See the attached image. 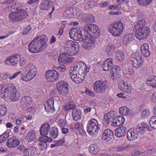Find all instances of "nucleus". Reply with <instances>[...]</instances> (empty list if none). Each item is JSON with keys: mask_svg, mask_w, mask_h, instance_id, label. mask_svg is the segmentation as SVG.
I'll list each match as a JSON object with an SVG mask.
<instances>
[{"mask_svg": "<svg viewBox=\"0 0 156 156\" xmlns=\"http://www.w3.org/2000/svg\"><path fill=\"white\" fill-rule=\"evenodd\" d=\"M113 133L112 130L109 129L105 130L102 136V139L103 140L108 141L112 137Z\"/></svg>", "mask_w": 156, "mask_h": 156, "instance_id": "obj_20", "label": "nucleus"}, {"mask_svg": "<svg viewBox=\"0 0 156 156\" xmlns=\"http://www.w3.org/2000/svg\"><path fill=\"white\" fill-rule=\"evenodd\" d=\"M120 69L118 66L112 67L110 72V77L112 80H114L120 76Z\"/></svg>", "mask_w": 156, "mask_h": 156, "instance_id": "obj_15", "label": "nucleus"}, {"mask_svg": "<svg viewBox=\"0 0 156 156\" xmlns=\"http://www.w3.org/2000/svg\"><path fill=\"white\" fill-rule=\"evenodd\" d=\"M27 112H29L31 115H34L36 112L35 108L32 107L27 108Z\"/></svg>", "mask_w": 156, "mask_h": 156, "instance_id": "obj_58", "label": "nucleus"}, {"mask_svg": "<svg viewBox=\"0 0 156 156\" xmlns=\"http://www.w3.org/2000/svg\"><path fill=\"white\" fill-rule=\"evenodd\" d=\"M50 125L48 123L42 125L40 129V132L42 136H46L50 130Z\"/></svg>", "mask_w": 156, "mask_h": 156, "instance_id": "obj_29", "label": "nucleus"}, {"mask_svg": "<svg viewBox=\"0 0 156 156\" xmlns=\"http://www.w3.org/2000/svg\"><path fill=\"white\" fill-rule=\"evenodd\" d=\"M83 124L81 123L80 124L79 123H76L75 125V128L76 129H78L79 130H80V129H81L82 130H83Z\"/></svg>", "mask_w": 156, "mask_h": 156, "instance_id": "obj_57", "label": "nucleus"}, {"mask_svg": "<svg viewBox=\"0 0 156 156\" xmlns=\"http://www.w3.org/2000/svg\"><path fill=\"white\" fill-rule=\"evenodd\" d=\"M81 69V68L80 67V66L78 65V63H77V64L75 66L71 68V69L70 70V71L73 72L74 71H76L77 73H80L84 71L83 70H82Z\"/></svg>", "mask_w": 156, "mask_h": 156, "instance_id": "obj_45", "label": "nucleus"}, {"mask_svg": "<svg viewBox=\"0 0 156 156\" xmlns=\"http://www.w3.org/2000/svg\"><path fill=\"white\" fill-rule=\"evenodd\" d=\"M140 51L143 56L146 57L149 56L150 54L149 50V44L146 43L143 44L141 47Z\"/></svg>", "mask_w": 156, "mask_h": 156, "instance_id": "obj_25", "label": "nucleus"}, {"mask_svg": "<svg viewBox=\"0 0 156 156\" xmlns=\"http://www.w3.org/2000/svg\"><path fill=\"white\" fill-rule=\"evenodd\" d=\"M40 142L39 144L41 148L42 149L46 148L47 147L46 142H50L52 141V139L50 137L47 136H42L39 139Z\"/></svg>", "mask_w": 156, "mask_h": 156, "instance_id": "obj_17", "label": "nucleus"}, {"mask_svg": "<svg viewBox=\"0 0 156 156\" xmlns=\"http://www.w3.org/2000/svg\"><path fill=\"white\" fill-rule=\"evenodd\" d=\"M107 85L106 81L98 80L94 83L93 85V89L96 92L102 93L105 92Z\"/></svg>", "mask_w": 156, "mask_h": 156, "instance_id": "obj_9", "label": "nucleus"}, {"mask_svg": "<svg viewBox=\"0 0 156 156\" xmlns=\"http://www.w3.org/2000/svg\"><path fill=\"white\" fill-rule=\"evenodd\" d=\"M85 92L87 94L91 96H93L94 95V93L93 91L88 89L86 90Z\"/></svg>", "mask_w": 156, "mask_h": 156, "instance_id": "obj_62", "label": "nucleus"}, {"mask_svg": "<svg viewBox=\"0 0 156 156\" xmlns=\"http://www.w3.org/2000/svg\"><path fill=\"white\" fill-rule=\"evenodd\" d=\"M116 112L115 111H111L105 114L104 115V122L107 124H109L115 117Z\"/></svg>", "mask_w": 156, "mask_h": 156, "instance_id": "obj_16", "label": "nucleus"}, {"mask_svg": "<svg viewBox=\"0 0 156 156\" xmlns=\"http://www.w3.org/2000/svg\"><path fill=\"white\" fill-rule=\"evenodd\" d=\"M94 6V4L92 2H90L87 3L85 6V9L87 10H90Z\"/></svg>", "mask_w": 156, "mask_h": 156, "instance_id": "obj_52", "label": "nucleus"}, {"mask_svg": "<svg viewBox=\"0 0 156 156\" xmlns=\"http://www.w3.org/2000/svg\"><path fill=\"white\" fill-rule=\"evenodd\" d=\"M129 0H117V3L118 5H119L123 3H126L128 2Z\"/></svg>", "mask_w": 156, "mask_h": 156, "instance_id": "obj_60", "label": "nucleus"}, {"mask_svg": "<svg viewBox=\"0 0 156 156\" xmlns=\"http://www.w3.org/2000/svg\"><path fill=\"white\" fill-rule=\"evenodd\" d=\"M69 33L70 37L75 41L84 42L87 40V37L82 34L79 28H72L70 30Z\"/></svg>", "mask_w": 156, "mask_h": 156, "instance_id": "obj_6", "label": "nucleus"}, {"mask_svg": "<svg viewBox=\"0 0 156 156\" xmlns=\"http://www.w3.org/2000/svg\"><path fill=\"white\" fill-rule=\"evenodd\" d=\"M92 26V28H90V32H89V34L91 36H94V34L96 33H98V32L97 31L98 30V27L97 26L94 24H91Z\"/></svg>", "mask_w": 156, "mask_h": 156, "instance_id": "obj_42", "label": "nucleus"}, {"mask_svg": "<svg viewBox=\"0 0 156 156\" xmlns=\"http://www.w3.org/2000/svg\"><path fill=\"white\" fill-rule=\"evenodd\" d=\"M35 133L34 131H29L26 136L27 139L29 142L33 141L35 138Z\"/></svg>", "mask_w": 156, "mask_h": 156, "instance_id": "obj_37", "label": "nucleus"}, {"mask_svg": "<svg viewBox=\"0 0 156 156\" xmlns=\"http://www.w3.org/2000/svg\"><path fill=\"white\" fill-rule=\"evenodd\" d=\"M70 77L72 80L76 83H80L82 82L85 77L84 71L81 72L77 73L76 71H69Z\"/></svg>", "mask_w": 156, "mask_h": 156, "instance_id": "obj_11", "label": "nucleus"}, {"mask_svg": "<svg viewBox=\"0 0 156 156\" xmlns=\"http://www.w3.org/2000/svg\"><path fill=\"white\" fill-rule=\"evenodd\" d=\"M126 127L123 126L120 127L116 129L115 131V134L118 137L120 138L124 136L126 134Z\"/></svg>", "mask_w": 156, "mask_h": 156, "instance_id": "obj_26", "label": "nucleus"}, {"mask_svg": "<svg viewBox=\"0 0 156 156\" xmlns=\"http://www.w3.org/2000/svg\"><path fill=\"white\" fill-rule=\"evenodd\" d=\"M19 144V140L13 137L9 139L7 143L8 147L11 148L16 147Z\"/></svg>", "mask_w": 156, "mask_h": 156, "instance_id": "obj_27", "label": "nucleus"}, {"mask_svg": "<svg viewBox=\"0 0 156 156\" xmlns=\"http://www.w3.org/2000/svg\"><path fill=\"white\" fill-rule=\"evenodd\" d=\"M81 18L83 21L87 22L93 23L95 20L94 16L91 14H83L82 15Z\"/></svg>", "mask_w": 156, "mask_h": 156, "instance_id": "obj_31", "label": "nucleus"}, {"mask_svg": "<svg viewBox=\"0 0 156 156\" xmlns=\"http://www.w3.org/2000/svg\"><path fill=\"white\" fill-rule=\"evenodd\" d=\"M31 27L30 25L27 26V27L24 30L22 34L23 35H26L28 34L29 32L31 30Z\"/></svg>", "mask_w": 156, "mask_h": 156, "instance_id": "obj_55", "label": "nucleus"}, {"mask_svg": "<svg viewBox=\"0 0 156 156\" xmlns=\"http://www.w3.org/2000/svg\"><path fill=\"white\" fill-rule=\"evenodd\" d=\"M9 134L7 133H4L0 135V144L4 141L9 136Z\"/></svg>", "mask_w": 156, "mask_h": 156, "instance_id": "obj_50", "label": "nucleus"}, {"mask_svg": "<svg viewBox=\"0 0 156 156\" xmlns=\"http://www.w3.org/2000/svg\"><path fill=\"white\" fill-rule=\"evenodd\" d=\"M126 84V82H121L119 84L118 87L119 89L122 92L124 91Z\"/></svg>", "mask_w": 156, "mask_h": 156, "instance_id": "obj_56", "label": "nucleus"}, {"mask_svg": "<svg viewBox=\"0 0 156 156\" xmlns=\"http://www.w3.org/2000/svg\"><path fill=\"white\" fill-rule=\"evenodd\" d=\"M132 89V87L130 84L128 83V82H126V86L123 92L129 93L131 92Z\"/></svg>", "mask_w": 156, "mask_h": 156, "instance_id": "obj_48", "label": "nucleus"}, {"mask_svg": "<svg viewBox=\"0 0 156 156\" xmlns=\"http://www.w3.org/2000/svg\"><path fill=\"white\" fill-rule=\"evenodd\" d=\"M73 58L65 52L61 54L58 57V62L60 64H64L72 61Z\"/></svg>", "mask_w": 156, "mask_h": 156, "instance_id": "obj_13", "label": "nucleus"}, {"mask_svg": "<svg viewBox=\"0 0 156 156\" xmlns=\"http://www.w3.org/2000/svg\"><path fill=\"white\" fill-rule=\"evenodd\" d=\"M150 114V112L149 110L145 109L142 112L141 116L143 118L146 117L148 116Z\"/></svg>", "mask_w": 156, "mask_h": 156, "instance_id": "obj_53", "label": "nucleus"}, {"mask_svg": "<svg viewBox=\"0 0 156 156\" xmlns=\"http://www.w3.org/2000/svg\"><path fill=\"white\" fill-rule=\"evenodd\" d=\"M45 76L47 80L49 82H53L58 80L59 73L55 70H49L46 72Z\"/></svg>", "mask_w": 156, "mask_h": 156, "instance_id": "obj_12", "label": "nucleus"}, {"mask_svg": "<svg viewBox=\"0 0 156 156\" xmlns=\"http://www.w3.org/2000/svg\"><path fill=\"white\" fill-rule=\"evenodd\" d=\"M99 125L97 120L93 119L90 120L88 122L87 127V131L90 135L93 133L96 134L99 130Z\"/></svg>", "mask_w": 156, "mask_h": 156, "instance_id": "obj_7", "label": "nucleus"}, {"mask_svg": "<svg viewBox=\"0 0 156 156\" xmlns=\"http://www.w3.org/2000/svg\"><path fill=\"white\" fill-rule=\"evenodd\" d=\"M143 154V152L136 150H133L131 152V155L132 156H141Z\"/></svg>", "mask_w": 156, "mask_h": 156, "instance_id": "obj_49", "label": "nucleus"}, {"mask_svg": "<svg viewBox=\"0 0 156 156\" xmlns=\"http://www.w3.org/2000/svg\"><path fill=\"white\" fill-rule=\"evenodd\" d=\"M28 16V12L24 9H20L12 12L9 15V20L12 22H18L23 20Z\"/></svg>", "mask_w": 156, "mask_h": 156, "instance_id": "obj_5", "label": "nucleus"}, {"mask_svg": "<svg viewBox=\"0 0 156 156\" xmlns=\"http://www.w3.org/2000/svg\"><path fill=\"white\" fill-rule=\"evenodd\" d=\"M82 115L81 111L79 109H74L72 112L73 119L75 121H77L80 119L81 118Z\"/></svg>", "mask_w": 156, "mask_h": 156, "instance_id": "obj_30", "label": "nucleus"}, {"mask_svg": "<svg viewBox=\"0 0 156 156\" xmlns=\"http://www.w3.org/2000/svg\"><path fill=\"white\" fill-rule=\"evenodd\" d=\"M105 51L107 55L111 56L114 52V47L112 44L109 43L106 47Z\"/></svg>", "mask_w": 156, "mask_h": 156, "instance_id": "obj_36", "label": "nucleus"}, {"mask_svg": "<svg viewBox=\"0 0 156 156\" xmlns=\"http://www.w3.org/2000/svg\"><path fill=\"white\" fill-rule=\"evenodd\" d=\"M125 120L124 117L119 115L114 119L111 125L114 127L119 126L125 122Z\"/></svg>", "mask_w": 156, "mask_h": 156, "instance_id": "obj_21", "label": "nucleus"}, {"mask_svg": "<svg viewBox=\"0 0 156 156\" xmlns=\"http://www.w3.org/2000/svg\"><path fill=\"white\" fill-rule=\"evenodd\" d=\"M133 66L135 68H138L140 67L143 62V60L142 58L139 60H135L131 61Z\"/></svg>", "mask_w": 156, "mask_h": 156, "instance_id": "obj_38", "label": "nucleus"}, {"mask_svg": "<svg viewBox=\"0 0 156 156\" xmlns=\"http://www.w3.org/2000/svg\"><path fill=\"white\" fill-rule=\"evenodd\" d=\"M37 74V69L34 66H32L29 71L24 76H22V80L25 81H28L31 80Z\"/></svg>", "mask_w": 156, "mask_h": 156, "instance_id": "obj_14", "label": "nucleus"}, {"mask_svg": "<svg viewBox=\"0 0 156 156\" xmlns=\"http://www.w3.org/2000/svg\"><path fill=\"white\" fill-rule=\"evenodd\" d=\"M69 84L65 81H60L57 85V90L59 94L66 95L69 93Z\"/></svg>", "mask_w": 156, "mask_h": 156, "instance_id": "obj_10", "label": "nucleus"}, {"mask_svg": "<svg viewBox=\"0 0 156 156\" xmlns=\"http://www.w3.org/2000/svg\"><path fill=\"white\" fill-rule=\"evenodd\" d=\"M147 84L152 87H156V76H149L147 80Z\"/></svg>", "mask_w": 156, "mask_h": 156, "instance_id": "obj_32", "label": "nucleus"}, {"mask_svg": "<svg viewBox=\"0 0 156 156\" xmlns=\"http://www.w3.org/2000/svg\"><path fill=\"white\" fill-rule=\"evenodd\" d=\"M147 127V125L142 122L138 124L136 128L130 129L127 131V136L128 140L133 141L136 139L139 134H142L144 132V129Z\"/></svg>", "mask_w": 156, "mask_h": 156, "instance_id": "obj_3", "label": "nucleus"}, {"mask_svg": "<svg viewBox=\"0 0 156 156\" xmlns=\"http://www.w3.org/2000/svg\"><path fill=\"white\" fill-rule=\"evenodd\" d=\"M7 111V109L5 106L2 105L0 106V116H3L5 115Z\"/></svg>", "mask_w": 156, "mask_h": 156, "instance_id": "obj_46", "label": "nucleus"}, {"mask_svg": "<svg viewBox=\"0 0 156 156\" xmlns=\"http://www.w3.org/2000/svg\"><path fill=\"white\" fill-rule=\"evenodd\" d=\"M92 27L91 24H87L84 26L83 27L84 30L86 32L89 34V32H90V28H92Z\"/></svg>", "mask_w": 156, "mask_h": 156, "instance_id": "obj_51", "label": "nucleus"}, {"mask_svg": "<svg viewBox=\"0 0 156 156\" xmlns=\"http://www.w3.org/2000/svg\"><path fill=\"white\" fill-rule=\"evenodd\" d=\"M53 3L52 2L49 0H44L40 4V9L43 10H48L52 6Z\"/></svg>", "mask_w": 156, "mask_h": 156, "instance_id": "obj_24", "label": "nucleus"}, {"mask_svg": "<svg viewBox=\"0 0 156 156\" xmlns=\"http://www.w3.org/2000/svg\"><path fill=\"white\" fill-rule=\"evenodd\" d=\"M54 101L52 98H50L47 100L44 105L45 110L47 112L51 111H54L55 108L54 107Z\"/></svg>", "mask_w": 156, "mask_h": 156, "instance_id": "obj_23", "label": "nucleus"}, {"mask_svg": "<svg viewBox=\"0 0 156 156\" xmlns=\"http://www.w3.org/2000/svg\"><path fill=\"white\" fill-rule=\"evenodd\" d=\"M145 20L142 19L138 21L134 26L133 29L135 31V36L139 40L146 38L150 33V28L145 26Z\"/></svg>", "mask_w": 156, "mask_h": 156, "instance_id": "obj_2", "label": "nucleus"}, {"mask_svg": "<svg viewBox=\"0 0 156 156\" xmlns=\"http://www.w3.org/2000/svg\"><path fill=\"white\" fill-rule=\"evenodd\" d=\"M129 42L132 40L133 35L131 34H126L124 36Z\"/></svg>", "mask_w": 156, "mask_h": 156, "instance_id": "obj_59", "label": "nucleus"}, {"mask_svg": "<svg viewBox=\"0 0 156 156\" xmlns=\"http://www.w3.org/2000/svg\"><path fill=\"white\" fill-rule=\"evenodd\" d=\"M58 130L56 127H52L50 131V136L51 139L56 138L58 135Z\"/></svg>", "mask_w": 156, "mask_h": 156, "instance_id": "obj_34", "label": "nucleus"}, {"mask_svg": "<svg viewBox=\"0 0 156 156\" xmlns=\"http://www.w3.org/2000/svg\"><path fill=\"white\" fill-rule=\"evenodd\" d=\"M32 99L31 97L28 96H25L23 97L20 101L21 105H30L32 102Z\"/></svg>", "mask_w": 156, "mask_h": 156, "instance_id": "obj_33", "label": "nucleus"}, {"mask_svg": "<svg viewBox=\"0 0 156 156\" xmlns=\"http://www.w3.org/2000/svg\"><path fill=\"white\" fill-rule=\"evenodd\" d=\"M47 37L44 35H39L35 38L29 44V50L30 52L36 53L41 52L46 48Z\"/></svg>", "mask_w": 156, "mask_h": 156, "instance_id": "obj_1", "label": "nucleus"}, {"mask_svg": "<svg viewBox=\"0 0 156 156\" xmlns=\"http://www.w3.org/2000/svg\"><path fill=\"white\" fill-rule=\"evenodd\" d=\"M79 46L78 43H75L74 46L69 49H68L65 52L70 56L76 54L79 50Z\"/></svg>", "mask_w": 156, "mask_h": 156, "instance_id": "obj_18", "label": "nucleus"}, {"mask_svg": "<svg viewBox=\"0 0 156 156\" xmlns=\"http://www.w3.org/2000/svg\"><path fill=\"white\" fill-rule=\"evenodd\" d=\"M77 63H78V65L80 66V67L81 68V69L83 68L84 67H86V65L85 63L83 61H81Z\"/></svg>", "mask_w": 156, "mask_h": 156, "instance_id": "obj_63", "label": "nucleus"}, {"mask_svg": "<svg viewBox=\"0 0 156 156\" xmlns=\"http://www.w3.org/2000/svg\"><path fill=\"white\" fill-rule=\"evenodd\" d=\"M142 58L139 52H136L133 53L130 58L131 61H133L135 60H139Z\"/></svg>", "mask_w": 156, "mask_h": 156, "instance_id": "obj_40", "label": "nucleus"}, {"mask_svg": "<svg viewBox=\"0 0 156 156\" xmlns=\"http://www.w3.org/2000/svg\"><path fill=\"white\" fill-rule=\"evenodd\" d=\"M123 29L122 23L119 22L111 25L108 30L114 36H119L122 33Z\"/></svg>", "mask_w": 156, "mask_h": 156, "instance_id": "obj_8", "label": "nucleus"}, {"mask_svg": "<svg viewBox=\"0 0 156 156\" xmlns=\"http://www.w3.org/2000/svg\"><path fill=\"white\" fill-rule=\"evenodd\" d=\"M39 0H30L28 1L29 4L32 6L36 5Z\"/></svg>", "mask_w": 156, "mask_h": 156, "instance_id": "obj_54", "label": "nucleus"}, {"mask_svg": "<svg viewBox=\"0 0 156 156\" xmlns=\"http://www.w3.org/2000/svg\"><path fill=\"white\" fill-rule=\"evenodd\" d=\"M95 39L91 38L86 41L83 45L85 49L90 50L94 48L95 46Z\"/></svg>", "mask_w": 156, "mask_h": 156, "instance_id": "obj_19", "label": "nucleus"}, {"mask_svg": "<svg viewBox=\"0 0 156 156\" xmlns=\"http://www.w3.org/2000/svg\"><path fill=\"white\" fill-rule=\"evenodd\" d=\"M138 3L142 6H146L149 5L152 0H137Z\"/></svg>", "mask_w": 156, "mask_h": 156, "instance_id": "obj_43", "label": "nucleus"}, {"mask_svg": "<svg viewBox=\"0 0 156 156\" xmlns=\"http://www.w3.org/2000/svg\"><path fill=\"white\" fill-rule=\"evenodd\" d=\"M20 64L21 66H24L26 63V60L25 58H21L20 59Z\"/></svg>", "mask_w": 156, "mask_h": 156, "instance_id": "obj_61", "label": "nucleus"}, {"mask_svg": "<svg viewBox=\"0 0 156 156\" xmlns=\"http://www.w3.org/2000/svg\"><path fill=\"white\" fill-rule=\"evenodd\" d=\"M119 113L122 115L127 116L130 117L133 115V112L129 108H127L126 107H122L119 109Z\"/></svg>", "mask_w": 156, "mask_h": 156, "instance_id": "obj_22", "label": "nucleus"}, {"mask_svg": "<svg viewBox=\"0 0 156 156\" xmlns=\"http://www.w3.org/2000/svg\"><path fill=\"white\" fill-rule=\"evenodd\" d=\"M75 43H78L77 42H74L72 41H69L66 42L64 47V50L65 52L68 49H69L70 48L73 47V46H74V45L75 44Z\"/></svg>", "mask_w": 156, "mask_h": 156, "instance_id": "obj_41", "label": "nucleus"}, {"mask_svg": "<svg viewBox=\"0 0 156 156\" xmlns=\"http://www.w3.org/2000/svg\"><path fill=\"white\" fill-rule=\"evenodd\" d=\"M149 123L152 128L156 129V116H154L151 117Z\"/></svg>", "mask_w": 156, "mask_h": 156, "instance_id": "obj_44", "label": "nucleus"}, {"mask_svg": "<svg viewBox=\"0 0 156 156\" xmlns=\"http://www.w3.org/2000/svg\"><path fill=\"white\" fill-rule=\"evenodd\" d=\"M76 107L75 105L74 104L68 103L65 105V109L66 111L70 110H74Z\"/></svg>", "mask_w": 156, "mask_h": 156, "instance_id": "obj_47", "label": "nucleus"}, {"mask_svg": "<svg viewBox=\"0 0 156 156\" xmlns=\"http://www.w3.org/2000/svg\"><path fill=\"white\" fill-rule=\"evenodd\" d=\"M115 56L116 60L118 61L121 62L124 59V55L122 52L118 51L115 53Z\"/></svg>", "mask_w": 156, "mask_h": 156, "instance_id": "obj_39", "label": "nucleus"}, {"mask_svg": "<svg viewBox=\"0 0 156 156\" xmlns=\"http://www.w3.org/2000/svg\"><path fill=\"white\" fill-rule=\"evenodd\" d=\"M99 147L96 144H93L90 147L89 151L92 154H96L99 151Z\"/></svg>", "mask_w": 156, "mask_h": 156, "instance_id": "obj_35", "label": "nucleus"}, {"mask_svg": "<svg viewBox=\"0 0 156 156\" xmlns=\"http://www.w3.org/2000/svg\"><path fill=\"white\" fill-rule=\"evenodd\" d=\"M113 60L110 58L105 60L102 65V68L104 71H108L109 68L113 66Z\"/></svg>", "mask_w": 156, "mask_h": 156, "instance_id": "obj_28", "label": "nucleus"}, {"mask_svg": "<svg viewBox=\"0 0 156 156\" xmlns=\"http://www.w3.org/2000/svg\"><path fill=\"white\" fill-rule=\"evenodd\" d=\"M16 90L14 86L9 91V89L7 87H2V90H0V96L4 99L6 98L11 99L12 101H16L18 99L16 97Z\"/></svg>", "mask_w": 156, "mask_h": 156, "instance_id": "obj_4", "label": "nucleus"}, {"mask_svg": "<svg viewBox=\"0 0 156 156\" xmlns=\"http://www.w3.org/2000/svg\"><path fill=\"white\" fill-rule=\"evenodd\" d=\"M64 141L65 140L64 139H60L57 141L56 143L57 146L58 147L61 145L62 143H64Z\"/></svg>", "mask_w": 156, "mask_h": 156, "instance_id": "obj_64", "label": "nucleus"}]
</instances>
